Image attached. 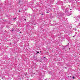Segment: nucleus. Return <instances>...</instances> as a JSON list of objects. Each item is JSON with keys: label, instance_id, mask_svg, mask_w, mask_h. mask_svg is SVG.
<instances>
[{"label": "nucleus", "instance_id": "nucleus-18", "mask_svg": "<svg viewBox=\"0 0 80 80\" xmlns=\"http://www.w3.org/2000/svg\"><path fill=\"white\" fill-rule=\"evenodd\" d=\"M68 77H69V76H68Z\"/></svg>", "mask_w": 80, "mask_h": 80}, {"label": "nucleus", "instance_id": "nucleus-16", "mask_svg": "<svg viewBox=\"0 0 80 80\" xmlns=\"http://www.w3.org/2000/svg\"><path fill=\"white\" fill-rule=\"evenodd\" d=\"M44 58H45V57H44Z\"/></svg>", "mask_w": 80, "mask_h": 80}, {"label": "nucleus", "instance_id": "nucleus-19", "mask_svg": "<svg viewBox=\"0 0 80 80\" xmlns=\"http://www.w3.org/2000/svg\"><path fill=\"white\" fill-rule=\"evenodd\" d=\"M70 77H72V76H70Z\"/></svg>", "mask_w": 80, "mask_h": 80}, {"label": "nucleus", "instance_id": "nucleus-20", "mask_svg": "<svg viewBox=\"0 0 80 80\" xmlns=\"http://www.w3.org/2000/svg\"><path fill=\"white\" fill-rule=\"evenodd\" d=\"M47 80V79H45V80Z\"/></svg>", "mask_w": 80, "mask_h": 80}, {"label": "nucleus", "instance_id": "nucleus-2", "mask_svg": "<svg viewBox=\"0 0 80 80\" xmlns=\"http://www.w3.org/2000/svg\"><path fill=\"white\" fill-rule=\"evenodd\" d=\"M35 58V60H37V58Z\"/></svg>", "mask_w": 80, "mask_h": 80}, {"label": "nucleus", "instance_id": "nucleus-13", "mask_svg": "<svg viewBox=\"0 0 80 80\" xmlns=\"http://www.w3.org/2000/svg\"><path fill=\"white\" fill-rule=\"evenodd\" d=\"M75 37V36H73L72 37L73 38V37Z\"/></svg>", "mask_w": 80, "mask_h": 80}, {"label": "nucleus", "instance_id": "nucleus-3", "mask_svg": "<svg viewBox=\"0 0 80 80\" xmlns=\"http://www.w3.org/2000/svg\"><path fill=\"white\" fill-rule=\"evenodd\" d=\"M40 14H41V15H43V13H40Z\"/></svg>", "mask_w": 80, "mask_h": 80}, {"label": "nucleus", "instance_id": "nucleus-7", "mask_svg": "<svg viewBox=\"0 0 80 80\" xmlns=\"http://www.w3.org/2000/svg\"><path fill=\"white\" fill-rule=\"evenodd\" d=\"M62 48L63 49H64V50H65V48Z\"/></svg>", "mask_w": 80, "mask_h": 80}, {"label": "nucleus", "instance_id": "nucleus-12", "mask_svg": "<svg viewBox=\"0 0 80 80\" xmlns=\"http://www.w3.org/2000/svg\"><path fill=\"white\" fill-rule=\"evenodd\" d=\"M15 19H16V18H14V20H15Z\"/></svg>", "mask_w": 80, "mask_h": 80}, {"label": "nucleus", "instance_id": "nucleus-14", "mask_svg": "<svg viewBox=\"0 0 80 80\" xmlns=\"http://www.w3.org/2000/svg\"><path fill=\"white\" fill-rule=\"evenodd\" d=\"M19 33H21V32H20Z\"/></svg>", "mask_w": 80, "mask_h": 80}, {"label": "nucleus", "instance_id": "nucleus-9", "mask_svg": "<svg viewBox=\"0 0 80 80\" xmlns=\"http://www.w3.org/2000/svg\"><path fill=\"white\" fill-rule=\"evenodd\" d=\"M12 31H13V29H12Z\"/></svg>", "mask_w": 80, "mask_h": 80}, {"label": "nucleus", "instance_id": "nucleus-15", "mask_svg": "<svg viewBox=\"0 0 80 80\" xmlns=\"http://www.w3.org/2000/svg\"><path fill=\"white\" fill-rule=\"evenodd\" d=\"M70 10H72V9H70Z\"/></svg>", "mask_w": 80, "mask_h": 80}, {"label": "nucleus", "instance_id": "nucleus-5", "mask_svg": "<svg viewBox=\"0 0 80 80\" xmlns=\"http://www.w3.org/2000/svg\"><path fill=\"white\" fill-rule=\"evenodd\" d=\"M9 45H12V43H9Z\"/></svg>", "mask_w": 80, "mask_h": 80}, {"label": "nucleus", "instance_id": "nucleus-8", "mask_svg": "<svg viewBox=\"0 0 80 80\" xmlns=\"http://www.w3.org/2000/svg\"><path fill=\"white\" fill-rule=\"evenodd\" d=\"M37 53H39V52H38V51H37Z\"/></svg>", "mask_w": 80, "mask_h": 80}, {"label": "nucleus", "instance_id": "nucleus-6", "mask_svg": "<svg viewBox=\"0 0 80 80\" xmlns=\"http://www.w3.org/2000/svg\"><path fill=\"white\" fill-rule=\"evenodd\" d=\"M32 25H34V24H35V23L34 22H33V23H32Z\"/></svg>", "mask_w": 80, "mask_h": 80}, {"label": "nucleus", "instance_id": "nucleus-10", "mask_svg": "<svg viewBox=\"0 0 80 80\" xmlns=\"http://www.w3.org/2000/svg\"><path fill=\"white\" fill-rule=\"evenodd\" d=\"M46 13H49V12H47Z\"/></svg>", "mask_w": 80, "mask_h": 80}, {"label": "nucleus", "instance_id": "nucleus-4", "mask_svg": "<svg viewBox=\"0 0 80 80\" xmlns=\"http://www.w3.org/2000/svg\"><path fill=\"white\" fill-rule=\"evenodd\" d=\"M72 78H73V79H74V78H75V77H74V76H73V77H72Z\"/></svg>", "mask_w": 80, "mask_h": 80}, {"label": "nucleus", "instance_id": "nucleus-1", "mask_svg": "<svg viewBox=\"0 0 80 80\" xmlns=\"http://www.w3.org/2000/svg\"><path fill=\"white\" fill-rule=\"evenodd\" d=\"M68 10H69V9L67 8L66 9L65 12L68 15H69V12H68Z\"/></svg>", "mask_w": 80, "mask_h": 80}, {"label": "nucleus", "instance_id": "nucleus-17", "mask_svg": "<svg viewBox=\"0 0 80 80\" xmlns=\"http://www.w3.org/2000/svg\"><path fill=\"white\" fill-rule=\"evenodd\" d=\"M25 20H26V19H25Z\"/></svg>", "mask_w": 80, "mask_h": 80}, {"label": "nucleus", "instance_id": "nucleus-11", "mask_svg": "<svg viewBox=\"0 0 80 80\" xmlns=\"http://www.w3.org/2000/svg\"><path fill=\"white\" fill-rule=\"evenodd\" d=\"M19 12H20V10L19 11Z\"/></svg>", "mask_w": 80, "mask_h": 80}]
</instances>
